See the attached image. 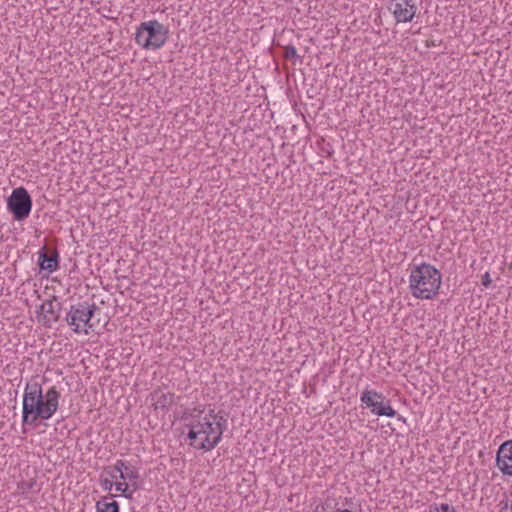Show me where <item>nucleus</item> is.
Masks as SVG:
<instances>
[{
  "label": "nucleus",
  "mask_w": 512,
  "mask_h": 512,
  "mask_svg": "<svg viewBox=\"0 0 512 512\" xmlns=\"http://www.w3.org/2000/svg\"><path fill=\"white\" fill-rule=\"evenodd\" d=\"M417 7L413 0H401L395 4L393 14L397 22H410L414 18Z\"/></svg>",
  "instance_id": "9b49d317"
},
{
  "label": "nucleus",
  "mask_w": 512,
  "mask_h": 512,
  "mask_svg": "<svg viewBox=\"0 0 512 512\" xmlns=\"http://www.w3.org/2000/svg\"><path fill=\"white\" fill-rule=\"evenodd\" d=\"M360 401L365 407L371 410V413L377 416L394 417L396 411L385 399V396L375 390L366 389L362 392Z\"/></svg>",
  "instance_id": "0eeeda50"
},
{
  "label": "nucleus",
  "mask_w": 512,
  "mask_h": 512,
  "mask_svg": "<svg viewBox=\"0 0 512 512\" xmlns=\"http://www.w3.org/2000/svg\"><path fill=\"white\" fill-rule=\"evenodd\" d=\"M60 310L61 303L57 301L56 297L45 300L37 312V320L42 325L50 327L59 319Z\"/></svg>",
  "instance_id": "1a4fd4ad"
},
{
  "label": "nucleus",
  "mask_w": 512,
  "mask_h": 512,
  "mask_svg": "<svg viewBox=\"0 0 512 512\" xmlns=\"http://www.w3.org/2000/svg\"><path fill=\"white\" fill-rule=\"evenodd\" d=\"M491 282H492V280H491L490 274L488 272H486L482 276V285L487 288L490 286Z\"/></svg>",
  "instance_id": "f3484780"
},
{
  "label": "nucleus",
  "mask_w": 512,
  "mask_h": 512,
  "mask_svg": "<svg viewBox=\"0 0 512 512\" xmlns=\"http://www.w3.org/2000/svg\"><path fill=\"white\" fill-rule=\"evenodd\" d=\"M442 284V275L433 265L422 263L411 269L409 289L417 299L431 300L435 298Z\"/></svg>",
  "instance_id": "20e7f679"
},
{
  "label": "nucleus",
  "mask_w": 512,
  "mask_h": 512,
  "mask_svg": "<svg viewBox=\"0 0 512 512\" xmlns=\"http://www.w3.org/2000/svg\"><path fill=\"white\" fill-rule=\"evenodd\" d=\"M297 56V52L294 46L284 47V57L287 59H293Z\"/></svg>",
  "instance_id": "dca6fc26"
},
{
  "label": "nucleus",
  "mask_w": 512,
  "mask_h": 512,
  "mask_svg": "<svg viewBox=\"0 0 512 512\" xmlns=\"http://www.w3.org/2000/svg\"><path fill=\"white\" fill-rule=\"evenodd\" d=\"M175 395L170 392H165L157 389L151 393V405L156 411H165L174 404Z\"/></svg>",
  "instance_id": "f8f14e48"
},
{
  "label": "nucleus",
  "mask_w": 512,
  "mask_h": 512,
  "mask_svg": "<svg viewBox=\"0 0 512 512\" xmlns=\"http://www.w3.org/2000/svg\"><path fill=\"white\" fill-rule=\"evenodd\" d=\"M185 427L188 429V444L202 451L213 450L221 441L226 420L214 409L196 410L184 415Z\"/></svg>",
  "instance_id": "f257e3e1"
},
{
  "label": "nucleus",
  "mask_w": 512,
  "mask_h": 512,
  "mask_svg": "<svg viewBox=\"0 0 512 512\" xmlns=\"http://www.w3.org/2000/svg\"><path fill=\"white\" fill-rule=\"evenodd\" d=\"M60 392L55 386L45 393L38 383L27 384L23 395V424L50 419L58 409Z\"/></svg>",
  "instance_id": "f03ea898"
},
{
  "label": "nucleus",
  "mask_w": 512,
  "mask_h": 512,
  "mask_svg": "<svg viewBox=\"0 0 512 512\" xmlns=\"http://www.w3.org/2000/svg\"><path fill=\"white\" fill-rule=\"evenodd\" d=\"M168 37V29L156 20L143 22L137 29L135 41L144 49H159Z\"/></svg>",
  "instance_id": "39448f33"
},
{
  "label": "nucleus",
  "mask_w": 512,
  "mask_h": 512,
  "mask_svg": "<svg viewBox=\"0 0 512 512\" xmlns=\"http://www.w3.org/2000/svg\"><path fill=\"white\" fill-rule=\"evenodd\" d=\"M496 465L503 475L512 477V440L505 441L498 448Z\"/></svg>",
  "instance_id": "9d476101"
},
{
  "label": "nucleus",
  "mask_w": 512,
  "mask_h": 512,
  "mask_svg": "<svg viewBox=\"0 0 512 512\" xmlns=\"http://www.w3.org/2000/svg\"><path fill=\"white\" fill-rule=\"evenodd\" d=\"M108 496L102 497L96 503L97 512H119V505L113 499L116 495H113L111 492Z\"/></svg>",
  "instance_id": "ddd939ff"
},
{
  "label": "nucleus",
  "mask_w": 512,
  "mask_h": 512,
  "mask_svg": "<svg viewBox=\"0 0 512 512\" xmlns=\"http://www.w3.org/2000/svg\"><path fill=\"white\" fill-rule=\"evenodd\" d=\"M7 207L16 220L27 218L32 208V200L27 190L23 187L14 189L8 198Z\"/></svg>",
  "instance_id": "6e6552de"
},
{
  "label": "nucleus",
  "mask_w": 512,
  "mask_h": 512,
  "mask_svg": "<svg viewBox=\"0 0 512 512\" xmlns=\"http://www.w3.org/2000/svg\"><path fill=\"white\" fill-rule=\"evenodd\" d=\"M40 265L42 269L54 271L58 267L57 255L49 256L46 253L40 255Z\"/></svg>",
  "instance_id": "4468645a"
},
{
  "label": "nucleus",
  "mask_w": 512,
  "mask_h": 512,
  "mask_svg": "<svg viewBox=\"0 0 512 512\" xmlns=\"http://www.w3.org/2000/svg\"><path fill=\"white\" fill-rule=\"evenodd\" d=\"M138 471L130 464L117 460L114 465L107 466L101 475L104 490L116 496L131 498L137 490Z\"/></svg>",
  "instance_id": "7ed1b4c3"
},
{
  "label": "nucleus",
  "mask_w": 512,
  "mask_h": 512,
  "mask_svg": "<svg viewBox=\"0 0 512 512\" xmlns=\"http://www.w3.org/2000/svg\"><path fill=\"white\" fill-rule=\"evenodd\" d=\"M426 512H456L455 508L447 503L432 504Z\"/></svg>",
  "instance_id": "2eb2a0df"
},
{
  "label": "nucleus",
  "mask_w": 512,
  "mask_h": 512,
  "mask_svg": "<svg viewBox=\"0 0 512 512\" xmlns=\"http://www.w3.org/2000/svg\"><path fill=\"white\" fill-rule=\"evenodd\" d=\"M96 310L97 307L94 304L90 305L86 302L73 305L67 314V323L75 333L87 335L95 327L93 316Z\"/></svg>",
  "instance_id": "423d86ee"
}]
</instances>
